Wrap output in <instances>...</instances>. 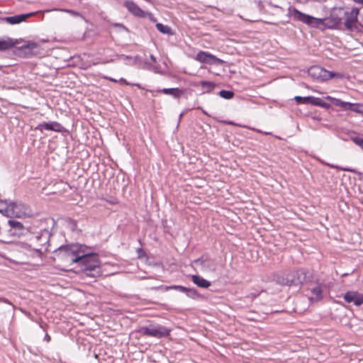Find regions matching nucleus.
Here are the masks:
<instances>
[{
  "mask_svg": "<svg viewBox=\"0 0 363 363\" xmlns=\"http://www.w3.org/2000/svg\"><path fill=\"white\" fill-rule=\"evenodd\" d=\"M51 233L47 229L40 230L37 233H29L27 241L21 243L22 248L35 252L41 257L48 250Z\"/></svg>",
  "mask_w": 363,
  "mask_h": 363,
  "instance_id": "obj_1",
  "label": "nucleus"
},
{
  "mask_svg": "<svg viewBox=\"0 0 363 363\" xmlns=\"http://www.w3.org/2000/svg\"><path fill=\"white\" fill-rule=\"evenodd\" d=\"M85 253L76 263L80 270L90 277H98L101 274V262L98 254L92 252L91 249L86 246Z\"/></svg>",
  "mask_w": 363,
  "mask_h": 363,
  "instance_id": "obj_2",
  "label": "nucleus"
},
{
  "mask_svg": "<svg viewBox=\"0 0 363 363\" xmlns=\"http://www.w3.org/2000/svg\"><path fill=\"white\" fill-rule=\"evenodd\" d=\"M86 247V245H85L72 243L61 245L54 250L53 252L58 259H62L65 262L76 264L79 259L83 256L82 254L86 252H84Z\"/></svg>",
  "mask_w": 363,
  "mask_h": 363,
  "instance_id": "obj_3",
  "label": "nucleus"
},
{
  "mask_svg": "<svg viewBox=\"0 0 363 363\" xmlns=\"http://www.w3.org/2000/svg\"><path fill=\"white\" fill-rule=\"evenodd\" d=\"M308 272L303 269L283 273L277 277V282L282 286L300 287L309 279Z\"/></svg>",
  "mask_w": 363,
  "mask_h": 363,
  "instance_id": "obj_4",
  "label": "nucleus"
},
{
  "mask_svg": "<svg viewBox=\"0 0 363 363\" xmlns=\"http://www.w3.org/2000/svg\"><path fill=\"white\" fill-rule=\"evenodd\" d=\"M289 15L294 21H299L313 28H317L323 23L322 18H318L308 14L302 13L296 8L289 7L288 9Z\"/></svg>",
  "mask_w": 363,
  "mask_h": 363,
  "instance_id": "obj_5",
  "label": "nucleus"
},
{
  "mask_svg": "<svg viewBox=\"0 0 363 363\" xmlns=\"http://www.w3.org/2000/svg\"><path fill=\"white\" fill-rule=\"evenodd\" d=\"M170 329L160 325H150L143 327L140 332L143 335L154 337L157 338L167 337L170 334Z\"/></svg>",
  "mask_w": 363,
  "mask_h": 363,
  "instance_id": "obj_6",
  "label": "nucleus"
},
{
  "mask_svg": "<svg viewBox=\"0 0 363 363\" xmlns=\"http://www.w3.org/2000/svg\"><path fill=\"white\" fill-rule=\"evenodd\" d=\"M308 74L314 79L325 81L335 77H340L339 73L329 72L319 66H313L308 69Z\"/></svg>",
  "mask_w": 363,
  "mask_h": 363,
  "instance_id": "obj_7",
  "label": "nucleus"
},
{
  "mask_svg": "<svg viewBox=\"0 0 363 363\" xmlns=\"http://www.w3.org/2000/svg\"><path fill=\"white\" fill-rule=\"evenodd\" d=\"M359 10L357 8H352L350 11H344V26L349 31L355 30L358 21Z\"/></svg>",
  "mask_w": 363,
  "mask_h": 363,
  "instance_id": "obj_8",
  "label": "nucleus"
},
{
  "mask_svg": "<svg viewBox=\"0 0 363 363\" xmlns=\"http://www.w3.org/2000/svg\"><path fill=\"white\" fill-rule=\"evenodd\" d=\"M325 99L330 101L335 106H339L345 110L352 111L355 113L362 114L363 111L362 104H352L350 102L342 101L339 99H335L330 96H327Z\"/></svg>",
  "mask_w": 363,
  "mask_h": 363,
  "instance_id": "obj_9",
  "label": "nucleus"
},
{
  "mask_svg": "<svg viewBox=\"0 0 363 363\" xmlns=\"http://www.w3.org/2000/svg\"><path fill=\"white\" fill-rule=\"evenodd\" d=\"M9 217L22 218L28 216L30 211L26 205L20 202H13L10 204Z\"/></svg>",
  "mask_w": 363,
  "mask_h": 363,
  "instance_id": "obj_10",
  "label": "nucleus"
},
{
  "mask_svg": "<svg viewBox=\"0 0 363 363\" xmlns=\"http://www.w3.org/2000/svg\"><path fill=\"white\" fill-rule=\"evenodd\" d=\"M194 263L196 266L201 267V269L206 272H214L216 270L215 262L206 255L195 259Z\"/></svg>",
  "mask_w": 363,
  "mask_h": 363,
  "instance_id": "obj_11",
  "label": "nucleus"
},
{
  "mask_svg": "<svg viewBox=\"0 0 363 363\" xmlns=\"http://www.w3.org/2000/svg\"><path fill=\"white\" fill-rule=\"evenodd\" d=\"M8 224L10 227L8 233L11 236L18 238L24 234L26 229L21 222L14 220H9L8 221Z\"/></svg>",
  "mask_w": 363,
  "mask_h": 363,
  "instance_id": "obj_12",
  "label": "nucleus"
},
{
  "mask_svg": "<svg viewBox=\"0 0 363 363\" xmlns=\"http://www.w3.org/2000/svg\"><path fill=\"white\" fill-rule=\"evenodd\" d=\"M196 60L199 62L208 65H214L222 62L215 55L204 51H199L196 56Z\"/></svg>",
  "mask_w": 363,
  "mask_h": 363,
  "instance_id": "obj_13",
  "label": "nucleus"
},
{
  "mask_svg": "<svg viewBox=\"0 0 363 363\" xmlns=\"http://www.w3.org/2000/svg\"><path fill=\"white\" fill-rule=\"evenodd\" d=\"M36 130H38L41 132L43 131V130H52L55 132L60 133L62 132L64 130V127L56 121H51V122H43L35 128Z\"/></svg>",
  "mask_w": 363,
  "mask_h": 363,
  "instance_id": "obj_14",
  "label": "nucleus"
},
{
  "mask_svg": "<svg viewBox=\"0 0 363 363\" xmlns=\"http://www.w3.org/2000/svg\"><path fill=\"white\" fill-rule=\"evenodd\" d=\"M347 303H353L355 306H360L363 303V294L357 291H348L344 296Z\"/></svg>",
  "mask_w": 363,
  "mask_h": 363,
  "instance_id": "obj_15",
  "label": "nucleus"
},
{
  "mask_svg": "<svg viewBox=\"0 0 363 363\" xmlns=\"http://www.w3.org/2000/svg\"><path fill=\"white\" fill-rule=\"evenodd\" d=\"M33 15H34V13H28L16 15V16H13L4 17V18H2L1 20L9 24L14 25V24H18L21 22L25 21L28 18H29Z\"/></svg>",
  "mask_w": 363,
  "mask_h": 363,
  "instance_id": "obj_16",
  "label": "nucleus"
},
{
  "mask_svg": "<svg viewBox=\"0 0 363 363\" xmlns=\"http://www.w3.org/2000/svg\"><path fill=\"white\" fill-rule=\"evenodd\" d=\"M124 4L128 10L135 16H143L144 11L133 1H126Z\"/></svg>",
  "mask_w": 363,
  "mask_h": 363,
  "instance_id": "obj_17",
  "label": "nucleus"
},
{
  "mask_svg": "<svg viewBox=\"0 0 363 363\" xmlns=\"http://www.w3.org/2000/svg\"><path fill=\"white\" fill-rule=\"evenodd\" d=\"M158 92H161L166 95H170L174 99L180 98L184 93V91L179 88H164L158 90Z\"/></svg>",
  "mask_w": 363,
  "mask_h": 363,
  "instance_id": "obj_18",
  "label": "nucleus"
},
{
  "mask_svg": "<svg viewBox=\"0 0 363 363\" xmlns=\"http://www.w3.org/2000/svg\"><path fill=\"white\" fill-rule=\"evenodd\" d=\"M17 41L13 38H7L5 39H0V51H5L14 47Z\"/></svg>",
  "mask_w": 363,
  "mask_h": 363,
  "instance_id": "obj_19",
  "label": "nucleus"
},
{
  "mask_svg": "<svg viewBox=\"0 0 363 363\" xmlns=\"http://www.w3.org/2000/svg\"><path fill=\"white\" fill-rule=\"evenodd\" d=\"M191 280L194 284L201 288L207 289L211 285L209 281L199 275H192Z\"/></svg>",
  "mask_w": 363,
  "mask_h": 363,
  "instance_id": "obj_20",
  "label": "nucleus"
},
{
  "mask_svg": "<svg viewBox=\"0 0 363 363\" xmlns=\"http://www.w3.org/2000/svg\"><path fill=\"white\" fill-rule=\"evenodd\" d=\"M164 291H169L171 289H175L182 293L187 294L188 296H191L196 294V290L188 289L179 285L166 286L163 287Z\"/></svg>",
  "mask_w": 363,
  "mask_h": 363,
  "instance_id": "obj_21",
  "label": "nucleus"
},
{
  "mask_svg": "<svg viewBox=\"0 0 363 363\" xmlns=\"http://www.w3.org/2000/svg\"><path fill=\"white\" fill-rule=\"evenodd\" d=\"M312 296L309 298L310 301L317 302L323 298V290L320 286H316L311 289Z\"/></svg>",
  "mask_w": 363,
  "mask_h": 363,
  "instance_id": "obj_22",
  "label": "nucleus"
},
{
  "mask_svg": "<svg viewBox=\"0 0 363 363\" xmlns=\"http://www.w3.org/2000/svg\"><path fill=\"white\" fill-rule=\"evenodd\" d=\"M10 204H11V201L0 200V213L9 217L11 208Z\"/></svg>",
  "mask_w": 363,
  "mask_h": 363,
  "instance_id": "obj_23",
  "label": "nucleus"
},
{
  "mask_svg": "<svg viewBox=\"0 0 363 363\" xmlns=\"http://www.w3.org/2000/svg\"><path fill=\"white\" fill-rule=\"evenodd\" d=\"M310 104L320 106L325 108H329L330 105L326 102H325L323 99L318 97L311 96Z\"/></svg>",
  "mask_w": 363,
  "mask_h": 363,
  "instance_id": "obj_24",
  "label": "nucleus"
},
{
  "mask_svg": "<svg viewBox=\"0 0 363 363\" xmlns=\"http://www.w3.org/2000/svg\"><path fill=\"white\" fill-rule=\"evenodd\" d=\"M156 28L162 33L168 35L172 34L171 28L167 25L158 23L156 24Z\"/></svg>",
  "mask_w": 363,
  "mask_h": 363,
  "instance_id": "obj_25",
  "label": "nucleus"
},
{
  "mask_svg": "<svg viewBox=\"0 0 363 363\" xmlns=\"http://www.w3.org/2000/svg\"><path fill=\"white\" fill-rule=\"evenodd\" d=\"M25 48L28 49L33 54H36L39 52L40 46L36 43H28L26 45H25Z\"/></svg>",
  "mask_w": 363,
  "mask_h": 363,
  "instance_id": "obj_26",
  "label": "nucleus"
},
{
  "mask_svg": "<svg viewBox=\"0 0 363 363\" xmlns=\"http://www.w3.org/2000/svg\"><path fill=\"white\" fill-rule=\"evenodd\" d=\"M219 96L225 99H230L233 97L234 93L232 91L221 90L219 91Z\"/></svg>",
  "mask_w": 363,
  "mask_h": 363,
  "instance_id": "obj_27",
  "label": "nucleus"
},
{
  "mask_svg": "<svg viewBox=\"0 0 363 363\" xmlns=\"http://www.w3.org/2000/svg\"><path fill=\"white\" fill-rule=\"evenodd\" d=\"M294 99L298 104H310L311 96L302 97L296 96Z\"/></svg>",
  "mask_w": 363,
  "mask_h": 363,
  "instance_id": "obj_28",
  "label": "nucleus"
},
{
  "mask_svg": "<svg viewBox=\"0 0 363 363\" xmlns=\"http://www.w3.org/2000/svg\"><path fill=\"white\" fill-rule=\"evenodd\" d=\"M352 140L363 150V138L359 137H353Z\"/></svg>",
  "mask_w": 363,
  "mask_h": 363,
  "instance_id": "obj_29",
  "label": "nucleus"
},
{
  "mask_svg": "<svg viewBox=\"0 0 363 363\" xmlns=\"http://www.w3.org/2000/svg\"><path fill=\"white\" fill-rule=\"evenodd\" d=\"M113 26L117 28L118 30L128 31V28L121 23H114L113 24Z\"/></svg>",
  "mask_w": 363,
  "mask_h": 363,
  "instance_id": "obj_30",
  "label": "nucleus"
},
{
  "mask_svg": "<svg viewBox=\"0 0 363 363\" xmlns=\"http://www.w3.org/2000/svg\"><path fill=\"white\" fill-rule=\"evenodd\" d=\"M118 82H123V83L125 84L126 85H133V86H137L138 87H140L139 84H130V83L128 82L124 78H121L120 79L118 80Z\"/></svg>",
  "mask_w": 363,
  "mask_h": 363,
  "instance_id": "obj_31",
  "label": "nucleus"
},
{
  "mask_svg": "<svg viewBox=\"0 0 363 363\" xmlns=\"http://www.w3.org/2000/svg\"><path fill=\"white\" fill-rule=\"evenodd\" d=\"M66 12L69 13H71L72 16H79V13L75 11H73V10H65Z\"/></svg>",
  "mask_w": 363,
  "mask_h": 363,
  "instance_id": "obj_32",
  "label": "nucleus"
},
{
  "mask_svg": "<svg viewBox=\"0 0 363 363\" xmlns=\"http://www.w3.org/2000/svg\"><path fill=\"white\" fill-rule=\"evenodd\" d=\"M0 302H3L9 305L13 306L11 302L5 298H0Z\"/></svg>",
  "mask_w": 363,
  "mask_h": 363,
  "instance_id": "obj_33",
  "label": "nucleus"
},
{
  "mask_svg": "<svg viewBox=\"0 0 363 363\" xmlns=\"http://www.w3.org/2000/svg\"><path fill=\"white\" fill-rule=\"evenodd\" d=\"M342 171L349 172H354V171L352 169H350L349 167H341L340 168Z\"/></svg>",
  "mask_w": 363,
  "mask_h": 363,
  "instance_id": "obj_34",
  "label": "nucleus"
},
{
  "mask_svg": "<svg viewBox=\"0 0 363 363\" xmlns=\"http://www.w3.org/2000/svg\"><path fill=\"white\" fill-rule=\"evenodd\" d=\"M104 79H108V80H109V81H111V82H118V80H117V79H114V78H112V77H106V76H105V77H104Z\"/></svg>",
  "mask_w": 363,
  "mask_h": 363,
  "instance_id": "obj_35",
  "label": "nucleus"
},
{
  "mask_svg": "<svg viewBox=\"0 0 363 363\" xmlns=\"http://www.w3.org/2000/svg\"><path fill=\"white\" fill-rule=\"evenodd\" d=\"M50 340H51L50 336L48 333H46L45 335V337H44V340H45L46 342H48L50 341Z\"/></svg>",
  "mask_w": 363,
  "mask_h": 363,
  "instance_id": "obj_36",
  "label": "nucleus"
},
{
  "mask_svg": "<svg viewBox=\"0 0 363 363\" xmlns=\"http://www.w3.org/2000/svg\"><path fill=\"white\" fill-rule=\"evenodd\" d=\"M150 57L151 60L152 61V62H156V58L154 55H150Z\"/></svg>",
  "mask_w": 363,
  "mask_h": 363,
  "instance_id": "obj_37",
  "label": "nucleus"
},
{
  "mask_svg": "<svg viewBox=\"0 0 363 363\" xmlns=\"http://www.w3.org/2000/svg\"><path fill=\"white\" fill-rule=\"evenodd\" d=\"M353 1L357 4H363V0H353Z\"/></svg>",
  "mask_w": 363,
  "mask_h": 363,
  "instance_id": "obj_38",
  "label": "nucleus"
},
{
  "mask_svg": "<svg viewBox=\"0 0 363 363\" xmlns=\"http://www.w3.org/2000/svg\"><path fill=\"white\" fill-rule=\"evenodd\" d=\"M142 252H143V250H142L141 248H139V249L138 250V255H140Z\"/></svg>",
  "mask_w": 363,
  "mask_h": 363,
  "instance_id": "obj_39",
  "label": "nucleus"
},
{
  "mask_svg": "<svg viewBox=\"0 0 363 363\" xmlns=\"http://www.w3.org/2000/svg\"><path fill=\"white\" fill-rule=\"evenodd\" d=\"M330 167H333V168H338L337 167L334 166V165H330Z\"/></svg>",
  "mask_w": 363,
  "mask_h": 363,
  "instance_id": "obj_40",
  "label": "nucleus"
},
{
  "mask_svg": "<svg viewBox=\"0 0 363 363\" xmlns=\"http://www.w3.org/2000/svg\"><path fill=\"white\" fill-rule=\"evenodd\" d=\"M340 21H341V18H339L338 19V23H340Z\"/></svg>",
  "mask_w": 363,
  "mask_h": 363,
  "instance_id": "obj_41",
  "label": "nucleus"
},
{
  "mask_svg": "<svg viewBox=\"0 0 363 363\" xmlns=\"http://www.w3.org/2000/svg\"><path fill=\"white\" fill-rule=\"evenodd\" d=\"M182 113H181V114H180V116H179V118H182Z\"/></svg>",
  "mask_w": 363,
  "mask_h": 363,
  "instance_id": "obj_42",
  "label": "nucleus"
}]
</instances>
